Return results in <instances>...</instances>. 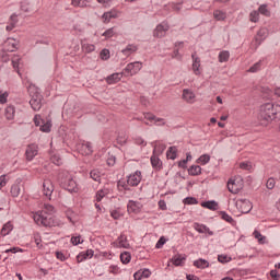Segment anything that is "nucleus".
<instances>
[{
  "instance_id": "58836bf2",
  "label": "nucleus",
  "mask_w": 280,
  "mask_h": 280,
  "mask_svg": "<svg viewBox=\"0 0 280 280\" xmlns=\"http://www.w3.org/2000/svg\"><path fill=\"white\" fill-rule=\"evenodd\" d=\"M176 152H178L176 147H170L167 152H166L167 159H171V161H175V159L177 156Z\"/></svg>"
},
{
  "instance_id": "dca6fc26",
  "label": "nucleus",
  "mask_w": 280,
  "mask_h": 280,
  "mask_svg": "<svg viewBox=\"0 0 280 280\" xmlns=\"http://www.w3.org/2000/svg\"><path fill=\"white\" fill-rule=\"evenodd\" d=\"M118 18H119V12L115 9H112L110 11H107L102 15L103 23H110L112 19H118Z\"/></svg>"
},
{
  "instance_id": "aec40b11",
  "label": "nucleus",
  "mask_w": 280,
  "mask_h": 280,
  "mask_svg": "<svg viewBox=\"0 0 280 280\" xmlns=\"http://www.w3.org/2000/svg\"><path fill=\"white\" fill-rule=\"evenodd\" d=\"M121 78H124V72H121V73L116 72V73L108 75L106 78V82H107V84H117V82H119L121 80Z\"/></svg>"
},
{
  "instance_id": "72a5a7b5",
  "label": "nucleus",
  "mask_w": 280,
  "mask_h": 280,
  "mask_svg": "<svg viewBox=\"0 0 280 280\" xmlns=\"http://www.w3.org/2000/svg\"><path fill=\"white\" fill-rule=\"evenodd\" d=\"M90 178L95 180V183H100L102 180V173H100V170H92L90 172Z\"/></svg>"
},
{
  "instance_id": "5fc2aeb1",
  "label": "nucleus",
  "mask_w": 280,
  "mask_h": 280,
  "mask_svg": "<svg viewBox=\"0 0 280 280\" xmlns=\"http://www.w3.org/2000/svg\"><path fill=\"white\" fill-rule=\"evenodd\" d=\"M102 36H105V38H113V36H115V28H108L106 30Z\"/></svg>"
},
{
  "instance_id": "f257e3e1",
  "label": "nucleus",
  "mask_w": 280,
  "mask_h": 280,
  "mask_svg": "<svg viewBox=\"0 0 280 280\" xmlns=\"http://www.w3.org/2000/svg\"><path fill=\"white\" fill-rule=\"evenodd\" d=\"M54 206L46 203L44 206V210L33 214V220L38 224V226H46L49 229H51V226H58V222L54 219Z\"/></svg>"
},
{
  "instance_id": "7ed1b4c3",
  "label": "nucleus",
  "mask_w": 280,
  "mask_h": 280,
  "mask_svg": "<svg viewBox=\"0 0 280 280\" xmlns=\"http://www.w3.org/2000/svg\"><path fill=\"white\" fill-rule=\"evenodd\" d=\"M59 185L70 194H78V191H80L78 182L73 178V175L69 174V172H63L59 175Z\"/></svg>"
},
{
  "instance_id": "4be33fe9",
  "label": "nucleus",
  "mask_w": 280,
  "mask_h": 280,
  "mask_svg": "<svg viewBox=\"0 0 280 280\" xmlns=\"http://www.w3.org/2000/svg\"><path fill=\"white\" fill-rule=\"evenodd\" d=\"M144 119L148 121H154L155 126H165V119L156 118V116L152 114H144Z\"/></svg>"
},
{
  "instance_id": "39448f33",
  "label": "nucleus",
  "mask_w": 280,
  "mask_h": 280,
  "mask_svg": "<svg viewBox=\"0 0 280 280\" xmlns=\"http://www.w3.org/2000/svg\"><path fill=\"white\" fill-rule=\"evenodd\" d=\"M19 49V39H14L12 37L7 38L2 46V60L3 62H8L10 58L8 57V52L16 51Z\"/></svg>"
},
{
  "instance_id": "cd10ccee",
  "label": "nucleus",
  "mask_w": 280,
  "mask_h": 280,
  "mask_svg": "<svg viewBox=\"0 0 280 280\" xmlns=\"http://www.w3.org/2000/svg\"><path fill=\"white\" fill-rule=\"evenodd\" d=\"M228 189H229L230 194H240V188H238L237 184H235V180H233V179H229Z\"/></svg>"
},
{
  "instance_id": "c9c22d12",
  "label": "nucleus",
  "mask_w": 280,
  "mask_h": 280,
  "mask_svg": "<svg viewBox=\"0 0 280 280\" xmlns=\"http://www.w3.org/2000/svg\"><path fill=\"white\" fill-rule=\"evenodd\" d=\"M13 229L14 226L12 225V223L10 222L5 223L1 230V235H3V237H5V235H10Z\"/></svg>"
},
{
  "instance_id": "bb28decb",
  "label": "nucleus",
  "mask_w": 280,
  "mask_h": 280,
  "mask_svg": "<svg viewBox=\"0 0 280 280\" xmlns=\"http://www.w3.org/2000/svg\"><path fill=\"white\" fill-rule=\"evenodd\" d=\"M188 174L189 176H200L202 174V167L200 165H191L188 168Z\"/></svg>"
},
{
  "instance_id": "c756f323",
  "label": "nucleus",
  "mask_w": 280,
  "mask_h": 280,
  "mask_svg": "<svg viewBox=\"0 0 280 280\" xmlns=\"http://www.w3.org/2000/svg\"><path fill=\"white\" fill-rule=\"evenodd\" d=\"M186 257L185 256H174L171 261L173 264V266H184L185 265V261H186Z\"/></svg>"
},
{
  "instance_id": "393cba45",
  "label": "nucleus",
  "mask_w": 280,
  "mask_h": 280,
  "mask_svg": "<svg viewBox=\"0 0 280 280\" xmlns=\"http://www.w3.org/2000/svg\"><path fill=\"white\" fill-rule=\"evenodd\" d=\"M151 165L153 170H161V167H163V162H161V159L156 156V153H153L151 156Z\"/></svg>"
},
{
  "instance_id": "473e14b6",
  "label": "nucleus",
  "mask_w": 280,
  "mask_h": 280,
  "mask_svg": "<svg viewBox=\"0 0 280 280\" xmlns=\"http://www.w3.org/2000/svg\"><path fill=\"white\" fill-rule=\"evenodd\" d=\"M107 194H108V189L106 188H103L96 191V196H95L96 202H102V200H104Z\"/></svg>"
},
{
  "instance_id": "2f4dec72",
  "label": "nucleus",
  "mask_w": 280,
  "mask_h": 280,
  "mask_svg": "<svg viewBox=\"0 0 280 280\" xmlns=\"http://www.w3.org/2000/svg\"><path fill=\"white\" fill-rule=\"evenodd\" d=\"M16 110L14 109V106L13 105H9L5 110H4V115H5V118L9 119V120H12L14 119V113Z\"/></svg>"
},
{
  "instance_id": "2eb2a0df",
  "label": "nucleus",
  "mask_w": 280,
  "mask_h": 280,
  "mask_svg": "<svg viewBox=\"0 0 280 280\" xmlns=\"http://www.w3.org/2000/svg\"><path fill=\"white\" fill-rule=\"evenodd\" d=\"M192 229H195L197 233H207L208 235L213 236V231H211L206 224L195 222Z\"/></svg>"
},
{
  "instance_id": "e2e57ef3",
  "label": "nucleus",
  "mask_w": 280,
  "mask_h": 280,
  "mask_svg": "<svg viewBox=\"0 0 280 280\" xmlns=\"http://www.w3.org/2000/svg\"><path fill=\"white\" fill-rule=\"evenodd\" d=\"M267 189H275V185H277V182L275 180V178L270 177L267 180Z\"/></svg>"
},
{
  "instance_id": "f03ea898",
  "label": "nucleus",
  "mask_w": 280,
  "mask_h": 280,
  "mask_svg": "<svg viewBox=\"0 0 280 280\" xmlns=\"http://www.w3.org/2000/svg\"><path fill=\"white\" fill-rule=\"evenodd\" d=\"M259 117L262 121H275V119H280V105L275 103H265L260 106Z\"/></svg>"
},
{
  "instance_id": "f704fd0d",
  "label": "nucleus",
  "mask_w": 280,
  "mask_h": 280,
  "mask_svg": "<svg viewBox=\"0 0 280 280\" xmlns=\"http://www.w3.org/2000/svg\"><path fill=\"white\" fill-rule=\"evenodd\" d=\"M213 18L215 19V21H225L226 12L222 10H214Z\"/></svg>"
},
{
  "instance_id": "603ef678",
  "label": "nucleus",
  "mask_w": 280,
  "mask_h": 280,
  "mask_svg": "<svg viewBox=\"0 0 280 280\" xmlns=\"http://www.w3.org/2000/svg\"><path fill=\"white\" fill-rule=\"evenodd\" d=\"M184 205H198V199H196V197H186Z\"/></svg>"
},
{
  "instance_id": "09e8293b",
  "label": "nucleus",
  "mask_w": 280,
  "mask_h": 280,
  "mask_svg": "<svg viewBox=\"0 0 280 280\" xmlns=\"http://www.w3.org/2000/svg\"><path fill=\"white\" fill-rule=\"evenodd\" d=\"M153 147H154L153 154H156V151L163 152L166 148L164 143H159V142H155V144Z\"/></svg>"
},
{
  "instance_id": "ea45409f",
  "label": "nucleus",
  "mask_w": 280,
  "mask_h": 280,
  "mask_svg": "<svg viewBox=\"0 0 280 280\" xmlns=\"http://www.w3.org/2000/svg\"><path fill=\"white\" fill-rule=\"evenodd\" d=\"M132 259V255L129 252H124L120 254V261L121 264H130V260Z\"/></svg>"
},
{
  "instance_id": "052dcab7",
  "label": "nucleus",
  "mask_w": 280,
  "mask_h": 280,
  "mask_svg": "<svg viewBox=\"0 0 280 280\" xmlns=\"http://www.w3.org/2000/svg\"><path fill=\"white\" fill-rule=\"evenodd\" d=\"M135 143H136V145H142L143 148H145V145H148V142H145V140L141 137L136 138Z\"/></svg>"
},
{
  "instance_id": "a211bd4d",
  "label": "nucleus",
  "mask_w": 280,
  "mask_h": 280,
  "mask_svg": "<svg viewBox=\"0 0 280 280\" xmlns=\"http://www.w3.org/2000/svg\"><path fill=\"white\" fill-rule=\"evenodd\" d=\"M183 100L188 104H194V101L196 100V94L194 93V91L185 89L183 90Z\"/></svg>"
},
{
  "instance_id": "6e6d98bb",
  "label": "nucleus",
  "mask_w": 280,
  "mask_h": 280,
  "mask_svg": "<svg viewBox=\"0 0 280 280\" xmlns=\"http://www.w3.org/2000/svg\"><path fill=\"white\" fill-rule=\"evenodd\" d=\"M241 170H246L247 172H250L253 170V165L250 162H242L240 164Z\"/></svg>"
},
{
  "instance_id": "69168bd1",
  "label": "nucleus",
  "mask_w": 280,
  "mask_h": 280,
  "mask_svg": "<svg viewBox=\"0 0 280 280\" xmlns=\"http://www.w3.org/2000/svg\"><path fill=\"white\" fill-rule=\"evenodd\" d=\"M218 261H220V264H228V261H231V258H229L226 255H219Z\"/></svg>"
},
{
  "instance_id": "9b49d317",
  "label": "nucleus",
  "mask_w": 280,
  "mask_h": 280,
  "mask_svg": "<svg viewBox=\"0 0 280 280\" xmlns=\"http://www.w3.org/2000/svg\"><path fill=\"white\" fill-rule=\"evenodd\" d=\"M127 183L130 187H137L141 183V172L136 171L133 174L127 177Z\"/></svg>"
},
{
  "instance_id": "4c0bfd02",
  "label": "nucleus",
  "mask_w": 280,
  "mask_h": 280,
  "mask_svg": "<svg viewBox=\"0 0 280 280\" xmlns=\"http://www.w3.org/2000/svg\"><path fill=\"white\" fill-rule=\"evenodd\" d=\"M229 58H231V52H229V50L219 52V62H229Z\"/></svg>"
},
{
  "instance_id": "8fccbe9b",
  "label": "nucleus",
  "mask_w": 280,
  "mask_h": 280,
  "mask_svg": "<svg viewBox=\"0 0 280 280\" xmlns=\"http://www.w3.org/2000/svg\"><path fill=\"white\" fill-rule=\"evenodd\" d=\"M13 69H19V62H21V57L19 55H14L11 59Z\"/></svg>"
},
{
  "instance_id": "37998d69",
  "label": "nucleus",
  "mask_w": 280,
  "mask_h": 280,
  "mask_svg": "<svg viewBox=\"0 0 280 280\" xmlns=\"http://www.w3.org/2000/svg\"><path fill=\"white\" fill-rule=\"evenodd\" d=\"M261 60H259L258 62L254 63L249 69L248 72L249 73H257V71H261Z\"/></svg>"
},
{
  "instance_id": "a878e982",
  "label": "nucleus",
  "mask_w": 280,
  "mask_h": 280,
  "mask_svg": "<svg viewBox=\"0 0 280 280\" xmlns=\"http://www.w3.org/2000/svg\"><path fill=\"white\" fill-rule=\"evenodd\" d=\"M192 71L195 75H200V58L192 55Z\"/></svg>"
},
{
  "instance_id": "0e129e2a",
  "label": "nucleus",
  "mask_w": 280,
  "mask_h": 280,
  "mask_svg": "<svg viewBox=\"0 0 280 280\" xmlns=\"http://www.w3.org/2000/svg\"><path fill=\"white\" fill-rule=\"evenodd\" d=\"M82 238L80 236H72L71 237V244H73V246H78L79 244H82Z\"/></svg>"
},
{
  "instance_id": "774afa93",
  "label": "nucleus",
  "mask_w": 280,
  "mask_h": 280,
  "mask_svg": "<svg viewBox=\"0 0 280 280\" xmlns=\"http://www.w3.org/2000/svg\"><path fill=\"white\" fill-rule=\"evenodd\" d=\"M270 277H271V279H273V280H279V279H280L279 271H277V269H272V270L270 271Z\"/></svg>"
},
{
  "instance_id": "1a4fd4ad",
  "label": "nucleus",
  "mask_w": 280,
  "mask_h": 280,
  "mask_svg": "<svg viewBox=\"0 0 280 280\" xmlns=\"http://www.w3.org/2000/svg\"><path fill=\"white\" fill-rule=\"evenodd\" d=\"M51 194H54V183H51V179H44V183H43V195L48 200H51Z\"/></svg>"
},
{
  "instance_id": "79ce46f5",
  "label": "nucleus",
  "mask_w": 280,
  "mask_h": 280,
  "mask_svg": "<svg viewBox=\"0 0 280 280\" xmlns=\"http://www.w3.org/2000/svg\"><path fill=\"white\" fill-rule=\"evenodd\" d=\"M211 161V155L210 154H202L201 156L198 158L197 163L200 165H207Z\"/></svg>"
},
{
  "instance_id": "338daca9",
  "label": "nucleus",
  "mask_w": 280,
  "mask_h": 280,
  "mask_svg": "<svg viewBox=\"0 0 280 280\" xmlns=\"http://www.w3.org/2000/svg\"><path fill=\"white\" fill-rule=\"evenodd\" d=\"M8 185V178L5 177V175H1L0 176V189H3V187H5Z\"/></svg>"
},
{
  "instance_id": "de8ad7c7",
  "label": "nucleus",
  "mask_w": 280,
  "mask_h": 280,
  "mask_svg": "<svg viewBox=\"0 0 280 280\" xmlns=\"http://www.w3.org/2000/svg\"><path fill=\"white\" fill-rule=\"evenodd\" d=\"M249 21L257 23L259 21V11H252L249 14Z\"/></svg>"
},
{
  "instance_id": "3c124183",
  "label": "nucleus",
  "mask_w": 280,
  "mask_h": 280,
  "mask_svg": "<svg viewBox=\"0 0 280 280\" xmlns=\"http://www.w3.org/2000/svg\"><path fill=\"white\" fill-rule=\"evenodd\" d=\"M50 161H51V163H54V165H58V166H60V165H62V159H60V155H52L51 158H50Z\"/></svg>"
},
{
  "instance_id": "c85d7f7f",
  "label": "nucleus",
  "mask_w": 280,
  "mask_h": 280,
  "mask_svg": "<svg viewBox=\"0 0 280 280\" xmlns=\"http://www.w3.org/2000/svg\"><path fill=\"white\" fill-rule=\"evenodd\" d=\"M71 3L74 8H89L91 0H72Z\"/></svg>"
},
{
  "instance_id": "13d9d810",
  "label": "nucleus",
  "mask_w": 280,
  "mask_h": 280,
  "mask_svg": "<svg viewBox=\"0 0 280 280\" xmlns=\"http://www.w3.org/2000/svg\"><path fill=\"white\" fill-rule=\"evenodd\" d=\"M171 8L174 10V12H180L183 10V2L172 3Z\"/></svg>"
},
{
  "instance_id": "6e6552de",
  "label": "nucleus",
  "mask_w": 280,
  "mask_h": 280,
  "mask_svg": "<svg viewBox=\"0 0 280 280\" xmlns=\"http://www.w3.org/2000/svg\"><path fill=\"white\" fill-rule=\"evenodd\" d=\"M170 32V24L167 22H162L156 25V27L153 31V37L154 38H164V36Z\"/></svg>"
},
{
  "instance_id": "f8f14e48",
  "label": "nucleus",
  "mask_w": 280,
  "mask_h": 280,
  "mask_svg": "<svg viewBox=\"0 0 280 280\" xmlns=\"http://www.w3.org/2000/svg\"><path fill=\"white\" fill-rule=\"evenodd\" d=\"M142 207L143 205H141V202L129 200L127 205V211L128 213H140Z\"/></svg>"
},
{
  "instance_id": "ddd939ff",
  "label": "nucleus",
  "mask_w": 280,
  "mask_h": 280,
  "mask_svg": "<svg viewBox=\"0 0 280 280\" xmlns=\"http://www.w3.org/2000/svg\"><path fill=\"white\" fill-rule=\"evenodd\" d=\"M238 205L241 207V213H250L253 211V202L248 199L238 200Z\"/></svg>"
},
{
  "instance_id": "49530a36",
  "label": "nucleus",
  "mask_w": 280,
  "mask_h": 280,
  "mask_svg": "<svg viewBox=\"0 0 280 280\" xmlns=\"http://www.w3.org/2000/svg\"><path fill=\"white\" fill-rule=\"evenodd\" d=\"M221 218L225 222H229V224H233V222H235V220H233V217H231L229 213H226L224 211L221 212Z\"/></svg>"
},
{
  "instance_id": "a18cd8bd",
  "label": "nucleus",
  "mask_w": 280,
  "mask_h": 280,
  "mask_svg": "<svg viewBox=\"0 0 280 280\" xmlns=\"http://www.w3.org/2000/svg\"><path fill=\"white\" fill-rule=\"evenodd\" d=\"M258 12H259V14H262L264 16H270V11L268 10V5H266V4H261L258 8Z\"/></svg>"
},
{
  "instance_id": "680f3d73",
  "label": "nucleus",
  "mask_w": 280,
  "mask_h": 280,
  "mask_svg": "<svg viewBox=\"0 0 280 280\" xmlns=\"http://www.w3.org/2000/svg\"><path fill=\"white\" fill-rule=\"evenodd\" d=\"M110 215L114 220H119L121 218V212L119 210H112Z\"/></svg>"
},
{
  "instance_id": "f3484780",
  "label": "nucleus",
  "mask_w": 280,
  "mask_h": 280,
  "mask_svg": "<svg viewBox=\"0 0 280 280\" xmlns=\"http://www.w3.org/2000/svg\"><path fill=\"white\" fill-rule=\"evenodd\" d=\"M137 51H139V46L136 44H129L121 50V54L125 55L126 58H129V56L137 54Z\"/></svg>"
},
{
  "instance_id": "b1692460",
  "label": "nucleus",
  "mask_w": 280,
  "mask_h": 280,
  "mask_svg": "<svg viewBox=\"0 0 280 280\" xmlns=\"http://www.w3.org/2000/svg\"><path fill=\"white\" fill-rule=\"evenodd\" d=\"M201 207L210 211H218V202L215 200L202 201Z\"/></svg>"
},
{
  "instance_id": "bf43d9fd",
  "label": "nucleus",
  "mask_w": 280,
  "mask_h": 280,
  "mask_svg": "<svg viewBox=\"0 0 280 280\" xmlns=\"http://www.w3.org/2000/svg\"><path fill=\"white\" fill-rule=\"evenodd\" d=\"M165 242H167L165 240V236H161L158 241V243L155 244V248H163V246H165Z\"/></svg>"
},
{
  "instance_id": "9d476101",
  "label": "nucleus",
  "mask_w": 280,
  "mask_h": 280,
  "mask_svg": "<svg viewBox=\"0 0 280 280\" xmlns=\"http://www.w3.org/2000/svg\"><path fill=\"white\" fill-rule=\"evenodd\" d=\"M38 155V144H28L25 151L26 161H34Z\"/></svg>"
},
{
  "instance_id": "6ab92c4d",
  "label": "nucleus",
  "mask_w": 280,
  "mask_h": 280,
  "mask_svg": "<svg viewBox=\"0 0 280 280\" xmlns=\"http://www.w3.org/2000/svg\"><path fill=\"white\" fill-rule=\"evenodd\" d=\"M152 275V271L150 269H140L133 275L135 280H141V279H148Z\"/></svg>"
},
{
  "instance_id": "4468645a",
  "label": "nucleus",
  "mask_w": 280,
  "mask_h": 280,
  "mask_svg": "<svg viewBox=\"0 0 280 280\" xmlns=\"http://www.w3.org/2000/svg\"><path fill=\"white\" fill-rule=\"evenodd\" d=\"M21 183H22V179L18 178L15 179L14 184L11 186L10 194L12 198H19V196H21Z\"/></svg>"
},
{
  "instance_id": "0eeeda50",
  "label": "nucleus",
  "mask_w": 280,
  "mask_h": 280,
  "mask_svg": "<svg viewBox=\"0 0 280 280\" xmlns=\"http://www.w3.org/2000/svg\"><path fill=\"white\" fill-rule=\"evenodd\" d=\"M266 38H268V28L262 27L256 34L254 42H253V47L255 49H258L259 46L261 45V43H264V40H266Z\"/></svg>"
},
{
  "instance_id": "7c9ffc66",
  "label": "nucleus",
  "mask_w": 280,
  "mask_h": 280,
  "mask_svg": "<svg viewBox=\"0 0 280 280\" xmlns=\"http://www.w3.org/2000/svg\"><path fill=\"white\" fill-rule=\"evenodd\" d=\"M81 49L84 54H92V51H95V45L82 42Z\"/></svg>"
},
{
  "instance_id": "c03bdc74",
  "label": "nucleus",
  "mask_w": 280,
  "mask_h": 280,
  "mask_svg": "<svg viewBox=\"0 0 280 280\" xmlns=\"http://www.w3.org/2000/svg\"><path fill=\"white\" fill-rule=\"evenodd\" d=\"M11 21L12 22L5 27L7 32H12V30H14V26L16 25V14L11 15Z\"/></svg>"
},
{
  "instance_id": "a19ab883",
  "label": "nucleus",
  "mask_w": 280,
  "mask_h": 280,
  "mask_svg": "<svg viewBox=\"0 0 280 280\" xmlns=\"http://www.w3.org/2000/svg\"><path fill=\"white\" fill-rule=\"evenodd\" d=\"M43 125L39 126V130L42 132H51V120H45L42 122Z\"/></svg>"
},
{
  "instance_id": "e433bc0d",
  "label": "nucleus",
  "mask_w": 280,
  "mask_h": 280,
  "mask_svg": "<svg viewBox=\"0 0 280 280\" xmlns=\"http://www.w3.org/2000/svg\"><path fill=\"white\" fill-rule=\"evenodd\" d=\"M118 189H124L125 191H130V184H128V179H120L117 183Z\"/></svg>"
},
{
  "instance_id": "864d4df0",
  "label": "nucleus",
  "mask_w": 280,
  "mask_h": 280,
  "mask_svg": "<svg viewBox=\"0 0 280 280\" xmlns=\"http://www.w3.org/2000/svg\"><path fill=\"white\" fill-rule=\"evenodd\" d=\"M8 97H10V93L1 92L0 90V104H5L8 102Z\"/></svg>"
},
{
  "instance_id": "5701e85b",
  "label": "nucleus",
  "mask_w": 280,
  "mask_h": 280,
  "mask_svg": "<svg viewBox=\"0 0 280 280\" xmlns=\"http://www.w3.org/2000/svg\"><path fill=\"white\" fill-rule=\"evenodd\" d=\"M192 266L195 268H199V270H205L206 268H209L210 264L205 258H199L197 260H194Z\"/></svg>"
},
{
  "instance_id": "4d7b16f0",
  "label": "nucleus",
  "mask_w": 280,
  "mask_h": 280,
  "mask_svg": "<svg viewBox=\"0 0 280 280\" xmlns=\"http://www.w3.org/2000/svg\"><path fill=\"white\" fill-rule=\"evenodd\" d=\"M108 58H110V50L105 48L101 51V59L108 60Z\"/></svg>"
},
{
  "instance_id": "412c9836",
  "label": "nucleus",
  "mask_w": 280,
  "mask_h": 280,
  "mask_svg": "<svg viewBox=\"0 0 280 280\" xmlns=\"http://www.w3.org/2000/svg\"><path fill=\"white\" fill-rule=\"evenodd\" d=\"M119 248H130V243H128V236L126 234H120L116 241Z\"/></svg>"
},
{
  "instance_id": "20e7f679",
  "label": "nucleus",
  "mask_w": 280,
  "mask_h": 280,
  "mask_svg": "<svg viewBox=\"0 0 280 280\" xmlns=\"http://www.w3.org/2000/svg\"><path fill=\"white\" fill-rule=\"evenodd\" d=\"M28 93L31 95L30 104L33 110H40L43 106V95L40 94L38 88L31 86L28 89Z\"/></svg>"
},
{
  "instance_id": "423d86ee",
  "label": "nucleus",
  "mask_w": 280,
  "mask_h": 280,
  "mask_svg": "<svg viewBox=\"0 0 280 280\" xmlns=\"http://www.w3.org/2000/svg\"><path fill=\"white\" fill-rule=\"evenodd\" d=\"M143 69V62L141 61H135L128 63L125 69L122 70L124 75L129 77V75H137V73Z\"/></svg>"
}]
</instances>
